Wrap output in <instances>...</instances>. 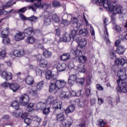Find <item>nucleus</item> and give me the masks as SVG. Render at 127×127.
<instances>
[{
    "label": "nucleus",
    "instance_id": "1",
    "mask_svg": "<svg viewBox=\"0 0 127 127\" xmlns=\"http://www.w3.org/2000/svg\"><path fill=\"white\" fill-rule=\"evenodd\" d=\"M63 88H64V80L56 79L51 83L49 87V92L50 93L54 92V93H56L58 90L63 89Z\"/></svg>",
    "mask_w": 127,
    "mask_h": 127
},
{
    "label": "nucleus",
    "instance_id": "60",
    "mask_svg": "<svg viewBox=\"0 0 127 127\" xmlns=\"http://www.w3.org/2000/svg\"><path fill=\"white\" fill-rule=\"evenodd\" d=\"M96 87L97 90L99 91H103V90H104V87H103V86L100 84H96Z\"/></svg>",
    "mask_w": 127,
    "mask_h": 127
},
{
    "label": "nucleus",
    "instance_id": "12",
    "mask_svg": "<svg viewBox=\"0 0 127 127\" xmlns=\"http://www.w3.org/2000/svg\"><path fill=\"white\" fill-rule=\"evenodd\" d=\"M1 76L5 79L6 81H9L12 79V74L10 72H7L6 71H4L1 74Z\"/></svg>",
    "mask_w": 127,
    "mask_h": 127
},
{
    "label": "nucleus",
    "instance_id": "61",
    "mask_svg": "<svg viewBox=\"0 0 127 127\" xmlns=\"http://www.w3.org/2000/svg\"><path fill=\"white\" fill-rule=\"evenodd\" d=\"M115 100V102H113L114 105H117L118 103H120V96H118L117 97H116Z\"/></svg>",
    "mask_w": 127,
    "mask_h": 127
},
{
    "label": "nucleus",
    "instance_id": "45",
    "mask_svg": "<svg viewBox=\"0 0 127 127\" xmlns=\"http://www.w3.org/2000/svg\"><path fill=\"white\" fill-rule=\"evenodd\" d=\"M113 29H115L117 32H121L122 31V28L116 24L115 25H113Z\"/></svg>",
    "mask_w": 127,
    "mask_h": 127
},
{
    "label": "nucleus",
    "instance_id": "43",
    "mask_svg": "<svg viewBox=\"0 0 127 127\" xmlns=\"http://www.w3.org/2000/svg\"><path fill=\"white\" fill-rule=\"evenodd\" d=\"M52 19L53 21L57 23L59 22V21H60V19H59V17H58V16L56 15V14L53 15Z\"/></svg>",
    "mask_w": 127,
    "mask_h": 127
},
{
    "label": "nucleus",
    "instance_id": "22",
    "mask_svg": "<svg viewBox=\"0 0 127 127\" xmlns=\"http://www.w3.org/2000/svg\"><path fill=\"white\" fill-rule=\"evenodd\" d=\"M22 114V110L21 109H17L15 112L12 113L13 117H15V118H18Z\"/></svg>",
    "mask_w": 127,
    "mask_h": 127
},
{
    "label": "nucleus",
    "instance_id": "5",
    "mask_svg": "<svg viewBox=\"0 0 127 127\" xmlns=\"http://www.w3.org/2000/svg\"><path fill=\"white\" fill-rule=\"evenodd\" d=\"M43 15L44 16V25L47 26L50 25V24L51 23V19H50V14H49V12L44 11L43 12Z\"/></svg>",
    "mask_w": 127,
    "mask_h": 127
},
{
    "label": "nucleus",
    "instance_id": "19",
    "mask_svg": "<svg viewBox=\"0 0 127 127\" xmlns=\"http://www.w3.org/2000/svg\"><path fill=\"white\" fill-rule=\"evenodd\" d=\"M125 51H126V49L123 46H119L116 50L117 53L119 54V55H122V54H124Z\"/></svg>",
    "mask_w": 127,
    "mask_h": 127
},
{
    "label": "nucleus",
    "instance_id": "16",
    "mask_svg": "<svg viewBox=\"0 0 127 127\" xmlns=\"http://www.w3.org/2000/svg\"><path fill=\"white\" fill-rule=\"evenodd\" d=\"M19 85L17 83H11L9 88L14 93H15L16 91H18V90H19Z\"/></svg>",
    "mask_w": 127,
    "mask_h": 127
},
{
    "label": "nucleus",
    "instance_id": "57",
    "mask_svg": "<svg viewBox=\"0 0 127 127\" xmlns=\"http://www.w3.org/2000/svg\"><path fill=\"white\" fill-rule=\"evenodd\" d=\"M64 96V98H66V99H69L71 96V93L69 91L65 92Z\"/></svg>",
    "mask_w": 127,
    "mask_h": 127
},
{
    "label": "nucleus",
    "instance_id": "59",
    "mask_svg": "<svg viewBox=\"0 0 127 127\" xmlns=\"http://www.w3.org/2000/svg\"><path fill=\"white\" fill-rule=\"evenodd\" d=\"M78 23V19L76 17H73L71 18V23L73 24V25H75L76 23Z\"/></svg>",
    "mask_w": 127,
    "mask_h": 127
},
{
    "label": "nucleus",
    "instance_id": "28",
    "mask_svg": "<svg viewBox=\"0 0 127 127\" xmlns=\"http://www.w3.org/2000/svg\"><path fill=\"white\" fill-rule=\"evenodd\" d=\"M75 110V107L73 105L69 106L65 110V114H70V113H73Z\"/></svg>",
    "mask_w": 127,
    "mask_h": 127
},
{
    "label": "nucleus",
    "instance_id": "15",
    "mask_svg": "<svg viewBox=\"0 0 127 127\" xmlns=\"http://www.w3.org/2000/svg\"><path fill=\"white\" fill-rule=\"evenodd\" d=\"M126 63H127V60L123 58L116 59L115 60V64H116V65H121V66H124Z\"/></svg>",
    "mask_w": 127,
    "mask_h": 127
},
{
    "label": "nucleus",
    "instance_id": "25",
    "mask_svg": "<svg viewBox=\"0 0 127 127\" xmlns=\"http://www.w3.org/2000/svg\"><path fill=\"white\" fill-rule=\"evenodd\" d=\"M36 40L33 36H30L27 38L26 42L28 43V44H33L35 43Z\"/></svg>",
    "mask_w": 127,
    "mask_h": 127
},
{
    "label": "nucleus",
    "instance_id": "2",
    "mask_svg": "<svg viewBox=\"0 0 127 127\" xmlns=\"http://www.w3.org/2000/svg\"><path fill=\"white\" fill-rule=\"evenodd\" d=\"M28 2H36L32 6L28 7L29 9H32L33 11H36V8H42V9H47L49 5L46 3H41V0H26Z\"/></svg>",
    "mask_w": 127,
    "mask_h": 127
},
{
    "label": "nucleus",
    "instance_id": "10",
    "mask_svg": "<svg viewBox=\"0 0 127 127\" xmlns=\"http://www.w3.org/2000/svg\"><path fill=\"white\" fill-rule=\"evenodd\" d=\"M23 55H24V51L18 50H14L13 54L10 55L12 58H14V57H22Z\"/></svg>",
    "mask_w": 127,
    "mask_h": 127
},
{
    "label": "nucleus",
    "instance_id": "53",
    "mask_svg": "<svg viewBox=\"0 0 127 127\" xmlns=\"http://www.w3.org/2000/svg\"><path fill=\"white\" fill-rule=\"evenodd\" d=\"M13 10H14V9H12L10 11L3 12L2 10L0 9V15H2V14H6V13H11Z\"/></svg>",
    "mask_w": 127,
    "mask_h": 127
},
{
    "label": "nucleus",
    "instance_id": "6",
    "mask_svg": "<svg viewBox=\"0 0 127 127\" xmlns=\"http://www.w3.org/2000/svg\"><path fill=\"white\" fill-rule=\"evenodd\" d=\"M123 6L122 5H116L113 6V15L114 14H123Z\"/></svg>",
    "mask_w": 127,
    "mask_h": 127
},
{
    "label": "nucleus",
    "instance_id": "13",
    "mask_svg": "<svg viewBox=\"0 0 127 127\" xmlns=\"http://www.w3.org/2000/svg\"><path fill=\"white\" fill-rule=\"evenodd\" d=\"M76 81H77L76 74L69 75L68 77V84L70 85V86H72V85H74Z\"/></svg>",
    "mask_w": 127,
    "mask_h": 127
},
{
    "label": "nucleus",
    "instance_id": "24",
    "mask_svg": "<svg viewBox=\"0 0 127 127\" xmlns=\"http://www.w3.org/2000/svg\"><path fill=\"white\" fill-rule=\"evenodd\" d=\"M117 90L118 91L122 92V93H127V87L124 85L121 86H119L118 85V87L117 88Z\"/></svg>",
    "mask_w": 127,
    "mask_h": 127
},
{
    "label": "nucleus",
    "instance_id": "35",
    "mask_svg": "<svg viewBox=\"0 0 127 127\" xmlns=\"http://www.w3.org/2000/svg\"><path fill=\"white\" fill-rule=\"evenodd\" d=\"M78 61L79 63L84 64L87 61V57L84 56H80V57H78Z\"/></svg>",
    "mask_w": 127,
    "mask_h": 127
},
{
    "label": "nucleus",
    "instance_id": "26",
    "mask_svg": "<svg viewBox=\"0 0 127 127\" xmlns=\"http://www.w3.org/2000/svg\"><path fill=\"white\" fill-rule=\"evenodd\" d=\"M25 82L27 85H30L33 84V82H34V80L33 79V77L28 76L26 78Z\"/></svg>",
    "mask_w": 127,
    "mask_h": 127
},
{
    "label": "nucleus",
    "instance_id": "32",
    "mask_svg": "<svg viewBox=\"0 0 127 127\" xmlns=\"http://www.w3.org/2000/svg\"><path fill=\"white\" fill-rule=\"evenodd\" d=\"M77 70L79 72H80V73H86V69L84 64H80L78 65Z\"/></svg>",
    "mask_w": 127,
    "mask_h": 127
},
{
    "label": "nucleus",
    "instance_id": "4",
    "mask_svg": "<svg viewBox=\"0 0 127 127\" xmlns=\"http://www.w3.org/2000/svg\"><path fill=\"white\" fill-rule=\"evenodd\" d=\"M102 0L100 4L103 5L104 7L107 9L108 11L112 12L113 11V6L114 5H112L111 1L109 0Z\"/></svg>",
    "mask_w": 127,
    "mask_h": 127
},
{
    "label": "nucleus",
    "instance_id": "63",
    "mask_svg": "<svg viewBox=\"0 0 127 127\" xmlns=\"http://www.w3.org/2000/svg\"><path fill=\"white\" fill-rule=\"evenodd\" d=\"M5 55H6V53L4 50L0 52V56L1 57H5Z\"/></svg>",
    "mask_w": 127,
    "mask_h": 127
},
{
    "label": "nucleus",
    "instance_id": "54",
    "mask_svg": "<svg viewBox=\"0 0 127 127\" xmlns=\"http://www.w3.org/2000/svg\"><path fill=\"white\" fill-rule=\"evenodd\" d=\"M36 74L37 76H42V70L39 68H36Z\"/></svg>",
    "mask_w": 127,
    "mask_h": 127
},
{
    "label": "nucleus",
    "instance_id": "9",
    "mask_svg": "<svg viewBox=\"0 0 127 127\" xmlns=\"http://www.w3.org/2000/svg\"><path fill=\"white\" fill-rule=\"evenodd\" d=\"M28 102H29V97L27 94H24L20 97V103H21L23 106H26Z\"/></svg>",
    "mask_w": 127,
    "mask_h": 127
},
{
    "label": "nucleus",
    "instance_id": "38",
    "mask_svg": "<svg viewBox=\"0 0 127 127\" xmlns=\"http://www.w3.org/2000/svg\"><path fill=\"white\" fill-rule=\"evenodd\" d=\"M33 107H34V104L30 103L27 106V111H28V112H32V111H33Z\"/></svg>",
    "mask_w": 127,
    "mask_h": 127
},
{
    "label": "nucleus",
    "instance_id": "29",
    "mask_svg": "<svg viewBox=\"0 0 127 127\" xmlns=\"http://www.w3.org/2000/svg\"><path fill=\"white\" fill-rule=\"evenodd\" d=\"M46 106V104L42 102H39L37 104V108L38 110H43Z\"/></svg>",
    "mask_w": 127,
    "mask_h": 127
},
{
    "label": "nucleus",
    "instance_id": "31",
    "mask_svg": "<svg viewBox=\"0 0 127 127\" xmlns=\"http://www.w3.org/2000/svg\"><path fill=\"white\" fill-rule=\"evenodd\" d=\"M25 33L28 34V35H31V34H34V30L31 27H28L25 29L24 30Z\"/></svg>",
    "mask_w": 127,
    "mask_h": 127
},
{
    "label": "nucleus",
    "instance_id": "51",
    "mask_svg": "<svg viewBox=\"0 0 127 127\" xmlns=\"http://www.w3.org/2000/svg\"><path fill=\"white\" fill-rule=\"evenodd\" d=\"M57 69L59 72H62V71H64V69H63V66L60 64H58Z\"/></svg>",
    "mask_w": 127,
    "mask_h": 127
},
{
    "label": "nucleus",
    "instance_id": "62",
    "mask_svg": "<svg viewBox=\"0 0 127 127\" xmlns=\"http://www.w3.org/2000/svg\"><path fill=\"white\" fill-rule=\"evenodd\" d=\"M76 127H86V122H82L79 125L76 126Z\"/></svg>",
    "mask_w": 127,
    "mask_h": 127
},
{
    "label": "nucleus",
    "instance_id": "40",
    "mask_svg": "<svg viewBox=\"0 0 127 127\" xmlns=\"http://www.w3.org/2000/svg\"><path fill=\"white\" fill-rule=\"evenodd\" d=\"M43 113L44 115H49L50 113V107L46 106L45 108L43 109Z\"/></svg>",
    "mask_w": 127,
    "mask_h": 127
},
{
    "label": "nucleus",
    "instance_id": "64",
    "mask_svg": "<svg viewBox=\"0 0 127 127\" xmlns=\"http://www.w3.org/2000/svg\"><path fill=\"white\" fill-rule=\"evenodd\" d=\"M57 27L58 28L56 29V35L59 36L60 35V28L59 27Z\"/></svg>",
    "mask_w": 127,
    "mask_h": 127
},
{
    "label": "nucleus",
    "instance_id": "7",
    "mask_svg": "<svg viewBox=\"0 0 127 127\" xmlns=\"http://www.w3.org/2000/svg\"><path fill=\"white\" fill-rule=\"evenodd\" d=\"M45 77L47 80H51V82L53 83L54 80H57V76L55 74L52 75V71L48 70L45 73Z\"/></svg>",
    "mask_w": 127,
    "mask_h": 127
},
{
    "label": "nucleus",
    "instance_id": "44",
    "mask_svg": "<svg viewBox=\"0 0 127 127\" xmlns=\"http://www.w3.org/2000/svg\"><path fill=\"white\" fill-rule=\"evenodd\" d=\"M52 4L54 7H59V6H61L60 2L57 0L53 1Z\"/></svg>",
    "mask_w": 127,
    "mask_h": 127
},
{
    "label": "nucleus",
    "instance_id": "46",
    "mask_svg": "<svg viewBox=\"0 0 127 127\" xmlns=\"http://www.w3.org/2000/svg\"><path fill=\"white\" fill-rule=\"evenodd\" d=\"M71 59V56L69 53L64 54V61H67V60H70Z\"/></svg>",
    "mask_w": 127,
    "mask_h": 127
},
{
    "label": "nucleus",
    "instance_id": "3",
    "mask_svg": "<svg viewBox=\"0 0 127 127\" xmlns=\"http://www.w3.org/2000/svg\"><path fill=\"white\" fill-rule=\"evenodd\" d=\"M46 103L48 104H52L54 103L53 107L56 110H58V109L61 110V109H62V102L57 101L56 97H55L52 95H50L48 97Z\"/></svg>",
    "mask_w": 127,
    "mask_h": 127
},
{
    "label": "nucleus",
    "instance_id": "27",
    "mask_svg": "<svg viewBox=\"0 0 127 127\" xmlns=\"http://www.w3.org/2000/svg\"><path fill=\"white\" fill-rule=\"evenodd\" d=\"M117 83L119 86H126L127 87V78L123 79L122 80H117Z\"/></svg>",
    "mask_w": 127,
    "mask_h": 127
},
{
    "label": "nucleus",
    "instance_id": "36",
    "mask_svg": "<svg viewBox=\"0 0 127 127\" xmlns=\"http://www.w3.org/2000/svg\"><path fill=\"white\" fill-rule=\"evenodd\" d=\"M71 35L66 33L64 35V42H69L71 40Z\"/></svg>",
    "mask_w": 127,
    "mask_h": 127
},
{
    "label": "nucleus",
    "instance_id": "11",
    "mask_svg": "<svg viewBox=\"0 0 127 127\" xmlns=\"http://www.w3.org/2000/svg\"><path fill=\"white\" fill-rule=\"evenodd\" d=\"M25 37V34L22 32L16 33L14 35V39L16 41H21L23 40Z\"/></svg>",
    "mask_w": 127,
    "mask_h": 127
},
{
    "label": "nucleus",
    "instance_id": "55",
    "mask_svg": "<svg viewBox=\"0 0 127 127\" xmlns=\"http://www.w3.org/2000/svg\"><path fill=\"white\" fill-rule=\"evenodd\" d=\"M24 122L26 125L29 126V125L31 124V119L29 118H25L24 120Z\"/></svg>",
    "mask_w": 127,
    "mask_h": 127
},
{
    "label": "nucleus",
    "instance_id": "20",
    "mask_svg": "<svg viewBox=\"0 0 127 127\" xmlns=\"http://www.w3.org/2000/svg\"><path fill=\"white\" fill-rule=\"evenodd\" d=\"M57 121L61 123V124H63L64 122V113H62L58 114L57 116Z\"/></svg>",
    "mask_w": 127,
    "mask_h": 127
},
{
    "label": "nucleus",
    "instance_id": "18",
    "mask_svg": "<svg viewBox=\"0 0 127 127\" xmlns=\"http://www.w3.org/2000/svg\"><path fill=\"white\" fill-rule=\"evenodd\" d=\"M41 118L38 116L34 117L33 118V121L35 122L34 123V125L36 124V125H35V127H38V126H39V124H40V123H41Z\"/></svg>",
    "mask_w": 127,
    "mask_h": 127
},
{
    "label": "nucleus",
    "instance_id": "23",
    "mask_svg": "<svg viewBox=\"0 0 127 127\" xmlns=\"http://www.w3.org/2000/svg\"><path fill=\"white\" fill-rule=\"evenodd\" d=\"M78 48H79V47L80 48H83V47H85V46H86V44H87V41H86V39H81L79 43H78Z\"/></svg>",
    "mask_w": 127,
    "mask_h": 127
},
{
    "label": "nucleus",
    "instance_id": "21",
    "mask_svg": "<svg viewBox=\"0 0 127 127\" xmlns=\"http://www.w3.org/2000/svg\"><path fill=\"white\" fill-rule=\"evenodd\" d=\"M15 4V2L13 1V0H11L7 2H6L5 4L2 6V9L4 10L6 7H10L11 5H13V4Z\"/></svg>",
    "mask_w": 127,
    "mask_h": 127
},
{
    "label": "nucleus",
    "instance_id": "39",
    "mask_svg": "<svg viewBox=\"0 0 127 127\" xmlns=\"http://www.w3.org/2000/svg\"><path fill=\"white\" fill-rule=\"evenodd\" d=\"M11 106L14 109H18L19 108V103L17 101H14L12 102Z\"/></svg>",
    "mask_w": 127,
    "mask_h": 127
},
{
    "label": "nucleus",
    "instance_id": "50",
    "mask_svg": "<svg viewBox=\"0 0 127 127\" xmlns=\"http://www.w3.org/2000/svg\"><path fill=\"white\" fill-rule=\"evenodd\" d=\"M77 32H78V30H72L71 33L70 38H73V37L77 36V35H77Z\"/></svg>",
    "mask_w": 127,
    "mask_h": 127
},
{
    "label": "nucleus",
    "instance_id": "41",
    "mask_svg": "<svg viewBox=\"0 0 127 127\" xmlns=\"http://www.w3.org/2000/svg\"><path fill=\"white\" fill-rule=\"evenodd\" d=\"M78 106L80 108H84L85 106H87V100L84 99L82 101H79Z\"/></svg>",
    "mask_w": 127,
    "mask_h": 127
},
{
    "label": "nucleus",
    "instance_id": "42",
    "mask_svg": "<svg viewBox=\"0 0 127 127\" xmlns=\"http://www.w3.org/2000/svg\"><path fill=\"white\" fill-rule=\"evenodd\" d=\"M28 19H29L30 21H31L32 22H36V21H38V18L34 15H32L29 17Z\"/></svg>",
    "mask_w": 127,
    "mask_h": 127
},
{
    "label": "nucleus",
    "instance_id": "56",
    "mask_svg": "<svg viewBox=\"0 0 127 127\" xmlns=\"http://www.w3.org/2000/svg\"><path fill=\"white\" fill-rule=\"evenodd\" d=\"M36 58L38 61V62L39 63L41 60H42V55L41 54H38L36 56Z\"/></svg>",
    "mask_w": 127,
    "mask_h": 127
},
{
    "label": "nucleus",
    "instance_id": "17",
    "mask_svg": "<svg viewBox=\"0 0 127 127\" xmlns=\"http://www.w3.org/2000/svg\"><path fill=\"white\" fill-rule=\"evenodd\" d=\"M39 64V66L41 67V68H47V66H48V61H47V60L43 59L40 61Z\"/></svg>",
    "mask_w": 127,
    "mask_h": 127
},
{
    "label": "nucleus",
    "instance_id": "33",
    "mask_svg": "<svg viewBox=\"0 0 127 127\" xmlns=\"http://www.w3.org/2000/svg\"><path fill=\"white\" fill-rule=\"evenodd\" d=\"M43 56L45 58H50L52 56V53L48 50L43 52Z\"/></svg>",
    "mask_w": 127,
    "mask_h": 127
},
{
    "label": "nucleus",
    "instance_id": "49",
    "mask_svg": "<svg viewBox=\"0 0 127 127\" xmlns=\"http://www.w3.org/2000/svg\"><path fill=\"white\" fill-rule=\"evenodd\" d=\"M97 123L98 124V126L101 127H104L106 125V123L104 122V120L102 119H100L97 121Z\"/></svg>",
    "mask_w": 127,
    "mask_h": 127
},
{
    "label": "nucleus",
    "instance_id": "48",
    "mask_svg": "<svg viewBox=\"0 0 127 127\" xmlns=\"http://www.w3.org/2000/svg\"><path fill=\"white\" fill-rule=\"evenodd\" d=\"M115 15H116V14H114V13H113L111 16V23H112L113 25H116V21H117Z\"/></svg>",
    "mask_w": 127,
    "mask_h": 127
},
{
    "label": "nucleus",
    "instance_id": "30",
    "mask_svg": "<svg viewBox=\"0 0 127 127\" xmlns=\"http://www.w3.org/2000/svg\"><path fill=\"white\" fill-rule=\"evenodd\" d=\"M79 34L82 35V36H88L89 32L87 29H81L79 30Z\"/></svg>",
    "mask_w": 127,
    "mask_h": 127
},
{
    "label": "nucleus",
    "instance_id": "47",
    "mask_svg": "<svg viewBox=\"0 0 127 127\" xmlns=\"http://www.w3.org/2000/svg\"><path fill=\"white\" fill-rule=\"evenodd\" d=\"M72 39L74 41L79 43V42H80V40H81V36H80V35H77L75 37L72 38Z\"/></svg>",
    "mask_w": 127,
    "mask_h": 127
},
{
    "label": "nucleus",
    "instance_id": "34",
    "mask_svg": "<svg viewBox=\"0 0 127 127\" xmlns=\"http://www.w3.org/2000/svg\"><path fill=\"white\" fill-rule=\"evenodd\" d=\"M71 52H72V53H73V52H74L75 57L79 58L80 56H82V51L80 50H76L75 51L72 50L71 51Z\"/></svg>",
    "mask_w": 127,
    "mask_h": 127
},
{
    "label": "nucleus",
    "instance_id": "14",
    "mask_svg": "<svg viewBox=\"0 0 127 127\" xmlns=\"http://www.w3.org/2000/svg\"><path fill=\"white\" fill-rule=\"evenodd\" d=\"M1 37L4 38L2 40L3 44L5 45H7L10 43V40L8 38V35L3 33V31L1 32Z\"/></svg>",
    "mask_w": 127,
    "mask_h": 127
},
{
    "label": "nucleus",
    "instance_id": "37",
    "mask_svg": "<svg viewBox=\"0 0 127 127\" xmlns=\"http://www.w3.org/2000/svg\"><path fill=\"white\" fill-rule=\"evenodd\" d=\"M44 85V81H43V80L39 82L37 84V89L38 90H41L42 88H43Z\"/></svg>",
    "mask_w": 127,
    "mask_h": 127
},
{
    "label": "nucleus",
    "instance_id": "8",
    "mask_svg": "<svg viewBox=\"0 0 127 127\" xmlns=\"http://www.w3.org/2000/svg\"><path fill=\"white\" fill-rule=\"evenodd\" d=\"M117 76L119 78V79L117 80H123V79H127V75L126 73V69L124 68L120 69L117 72Z\"/></svg>",
    "mask_w": 127,
    "mask_h": 127
},
{
    "label": "nucleus",
    "instance_id": "52",
    "mask_svg": "<svg viewBox=\"0 0 127 127\" xmlns=\"http://www.w3.org/2000/svg\"><path fill=\"white\" fill-rule=\"evenodd\" d=\"M84 82H85V79L83 78H78L76 80V83L78 84H80L81 86H83V85H84Z\"/></svg>",
    "mask_w": 127,
    "mask_h": 127
},
{
    "label": "nucleus",
    "instance_id": "58",
    "mask_svg": "<svg viewBox=\"0 0 127 127\" xmlns=\"http://www.w3.org/2000/svg\"><path fill=\"white\" fill-rule=\"evenodd\" d=\"M1 86L3 88H7V87L10 86V83L5 82L1 84Z\"/></svg>",
    "mask_w": 127,
    "mask_h": 127
}]
</instances>
